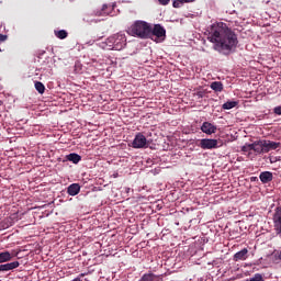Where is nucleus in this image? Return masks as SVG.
<instances>
[{
    "mask_svg": "<svg viewBox=\"0 0 281 281\" xmlns=\"http://www.w3.org/2000/svg\"><path fill=\"white\" fill-rule=\"evenodd\" d=\"M207 40L213 44V49L228 55L238 46V36L224 22H216L210 26Z\"/></svg>",
    "mask_w": 281,
    "mask_h": 281,
    "instance_id": "obj_1",
    "label": "nucleus"
},
{
    "mask_svg": "<svg viewBox=\"0 0 281 281\" xmlns=\"http://www.w3.org/2000/svg\"><path fill=\"white\" fill-rule=\"evenodd\" d=\"M150 24L143 20H136L127 29L128 36H134L140 40L149 38Z\"/></svg>",
    "mask_w": 281,
    "mask_h": 281,
    "instance_id": "obj_2",
    "label": "nucleus"
},
{
    "mask_svg": "<svg viewBox=\"0 0 281 281\" xmlns=\"http://www.w3.org/2000/svg\"><path fill=\"white\" fill-rule=\"evenodd\" d=\"M126 35L122 33L114 34L105 40V45L112 50L121 52L126 47Z\"/></svg>",
    "mask_w": 281,
    "mask_h": 281,
    "instance_id": "obj_3",
    "label": "nucleus"
},
{
    "mask_svg": "<svg viewBox=\"0 0 281 281\" xmlns=\"http://www.w3.org/2000/svg\"><path fill=\"white\" fill-rule=\"evenodd\" d=\"M166 29H164L160 24H156L154 27L150 26L148 40L155 41L157 43L162 42L166 41Z\"/></svg>",
    "mask_w": 281,
    "mask_h": 281,
    "instance_id": "obj_4",
    "label": "nucleus"
},
{
    "mask_svg": "<svg viewBox=\"0 0 281 281\" xmlns=\"http://www.w3.org/2000/svg\"><path fill=\"white\" fill-rule=\"evenodd\" d=\"M132 148L140 149L148 148V140L143 133L138 132L135 135L134 142H132Z\"/></svg>",
    "mask_w": 281,
    "mask_h": 281,
    "instance_id": "obj_5",
    "label": "nucleus"
},
{
    "mask_svg": "<svg viewBox=\"0 0 281 281\" xmlns=\"http://www.w3.org/2000/svg\"><path fill=\"white\" fill-rule=\"evenodd\" d=\"M272 225L277 236H281V206H277L272 215Z\"/></svg>",
    "mask_w": 281,
    "mask_h": 281,
    "instance_id": "obj_6",
    "label": "nucleus"
},
{
    "mask_svg": "<svg viewBox=\"0 0 281 281\" xmlns=\"http://www.w3.org/2000/svg\"><path fill=\"white\" fill-rule=\"evenodd\" d=\"M200 147L202 149H214L218 148V140L212 138H203L201 139Z\"/></svg>",
    "mask_w": 281,
    "mask_h": 281,
    "instance_id": "obj_7",
    "label": "nucleus"
},
{
    "mask_svg": "<svg viewBox=\"0 0 281 281\" xmlns=\"http://www.w3.org/2000/svg\"><path fill=\"white\" fill-rule=\"evenodd\" d=\"M115 8V4H104L101 9L95 10L97 16H108L111 15L113 10Z\"/></svg>",
    "mask_w": 281,
    "mask_h": 281,
    "instance_id": "obj_8",
    "label": "nucleus"
},
{
    "mask_svg": "<svg viewBox=\"0 0 281 281\" xmlns=\"http://www.w3.org/2000/svg\"><path fill=\"white\" fill-rule=\"evenodd\" d=\"M262 146L265 148V153H269L271 150H276L277 148H280V143L267 140V139H261Z\"/></svg>",
    "mask_w": 281,
    "mask_h": 281,
    "instance_id": "obj_9",
    "label": "nucleus"
},
{
    "mask_svg": "<svg viewBox=\"0 0 281 281\" xmlns=\"http://www.w3.org/2000/svg\"><path fill=\"white\" fill-rule=\"evenodd\" d=\"M251 149L256 153V155L266 154V149L263 147L262 139L256 140L255 143H251Z\"/></svg>",
    "mask_w": 281,
    "mask_h": 281,
    "instance_id": "obj_10",
    "label": "nucleus"
},
{
    "mask_svg": "<svg viewBox=\"0 0 281 281\" xmlns=\"http://www.w3.org/2000/svg\"><path fill=\"white\" fill-rule=\"evenodd\" d=\"M201 131L206 135H213L216 133V126L210 122H204L202 124Z\"/></svg>",
    "mask_w": 281,
    "mask_h": 281,
    "instance_id": "obj_11",
    "label": "nucleus"
},
{
    "mask_svg": "<svg viewBox=\"0 0 281 281\" xmlns=\"http://www.w3.org/2000/svg\"><path fill=\"white\" fill-rule=\"evenodd\" d=\"M20 267L19 261L8 262L4 265H0V272L13 271L14 269Z\"/></svg>",
    "mask_w": 281,
    "mask_h": 281,
    "instance_id": "obj_12",
    "label": "nucleus"
},
{
    "mask_svg": "<svg viewBox=\"0 0 281 281\" xmlns=\"http://www.w3.org/2000/svg\"><path fill=\"white\" fill-rule=\"evenodd\" d=\"M259 180H261V182L263 184L272 182L273 181V173H272V171H262L261 173H259Z\"/></svg>",
    "mask_w": 281,
    "mask_h": 281,
    "instance_id": "obj_13",
    "label": "nucleus"
},
{
    "mask_svg": "<svg viewBox=\"0 0 281 281\" xmlns=\"http://www.w3.org/2000/svg\"><path fill=\"white\" fill-rule=\"evenodd\" d=\"M247 254H248V249L244 248L243 250L237 251L233 256V260L235 261L247 260Z\"/></svg>",
    "mask_w": 281,
    "mask_h": 281,
    "instance_id": "obj_14",
    "label": "nucleus"
},
{
    "mask_svg": "<svg viewBox=\"0 0 281 281\" xmlns=\"http://www.w3.org/2000/svg\"><path fill=\"white\" fill-rule=\"evenodd\" d=\"M68 194L70 195V196H76V195H78L79 194V192H80V186H79V183H71L69 187H68Z\"/></svg>",
    "mask_w": 281,
    "mask_h": 281,
    "instance_id": "obj_15",
    "label": "nucleus"
},
{
    "mask_svg": "<svg viewBox=\"0 0 281 281\" xmlns=\"http://www.w3.org/2000/svg\"><path fill=\"white\" fill-rule=\"evenodd\" d=\"M13 259V256L9 251L0 252V265L7 263Z\"/></svg>",
    "mask_w": 281,
    "mask_h": 281,
    "instance_id": "obj_16",
    "label": "nucleus"
},
{
    "mask_svg": "<svg viewBox=\"0 0 281 281\" xmlns=\"http://www.w3.org/2000/svg\"><path fill=\"white\" fill-rule=\"evenodd\" d=\"M66 159L72 164H79L81 161V156L75 153L66 156Z\"/></svg>",
    "mask_w": 281,
    "mask_h": 281,
    "instance_id": "obj_17",
    "label": "nucleus"
},
{
    "mask_svg": "<svg viewBox=\"0 0 281 281\" xmlns=\"http://www.w3.org/2000/svg\"><path fill=\"white\" fill-rule=\"evenodd\" d=\"M140 281H160V277L154 273H145Z\"/></svg>",
    "mask_w": 281,
    "mask_h": 281,
    "instance_id": "obj_18",
    "label": "nucleus"
},
{
    "mask_svg": "<svg viewBox=\"0 0 281 281\" xmlns=\"http://www.w3.org/2000/svg\"><path fill=\"white\" fill-rule=\"evenodd\" d=\"M239 102L238 101H227L222 105L223 110H232L238 106Z\"/></svg>",
    "mask_w": 281,
    "mask_h": 281,
    "instance_id": "obj_19",
    "label": "nucleus"
},
{
    "mask_svg": "<svg viewBox=\"0 0 281 281\" xmlns=\"http://www.w3.org/2000/svg\"><path fill=\"white\" fill-rule=\"evenodd\" d=\"M55 36L58 38V40H66L68 37V32L65 31V30H60V31H55Z\"/></svg>",
    "mask_w": 281,
    "mask_h": 281,
    "instance_id": "obj_20",
    "label": "nucleus"
},
{
    "mask_svg": "<svg viewBox=\"0 0 281 281\" xmlns=\"http://www.w3.org/2000/svg\"><path fill=\"white\" fill-rule=\"evenodd\" d=\"M211 89H212L213 91L221 92V91H223V85H222L221 81H213V82L211 83Z\"/></svg>",
    "mask_w": 281,
    "mask_h": 281,
    "instance_id": "obj_21",
    "label": "nucleus"
},
{
    "mask_svg": "<svg viewBox=\"0 0 281 281\" xmlns=\"http://www.w3.org/2000/svg\"><path fill=\"white\" fill-rule=\"evenodd\" d=\"M195 0H175L172 2V8H181L183 5V3H190V2H194Z\"/></svg>",
    "mask_w": 281,
    "mask_h": 281,
    "instance_id": "obj_22",
    "label": "nucleus"
},
{
    "mask_svg": "<svg viewBox=\"0 0 281 281\" xmlns=\"http://www.w3.org/2000/svg\"><path fill=\"white\" fill-rule=\"evenodd\" d=\"M35 89L38 92V94L45 93L46 90L45 85H43L42 81H35Z\"/></svg>",
    "mask_w": 281,
    "mask_h": 281,
    "instance_id": "obj_23",
    "label": "nucleus"
},
{
    "mask_svg": "<svg viewBox=\"0 0 281 281\" xmlns=\"http://www.w3.org/2000/svg\"><path fill=\"white\" fill-rule=\"evenodd\" d=\"M246 281H265L261 273H255L251 278L246 279Z\"/></svg>",
    "mask_w": 281,
    "mask_h": 281,
    "instance_id": "obj_24",
    "label": "nucleus"
},
{
    "mask_svg": "<svg viewBox=\"0 0 281 281\" xmlns=\"http://www.w3.org/2000/svg\"><path fill=\"white\" fill-rule=\"evenodd\" d=\"M241 151H243V153H250V151H252V146H251V144H246V145H244V146L241 147Z\"/></svg>",
    "mask_w": 281,
    "mask_h": 281,
    "instance_id": "obj_25",
    "label": "nucleus"
},
{
    "mask_svg": "<svg viewBox=\"0 0 281 281\" xmlns=\"http://www.w3.org/2000/svg\"><path fill=\"white\" fill-rule=\"evenodd\" d=\"M9 227H10V225H9L7 222L0 223V229H1V231L8 229Z\"/></svg>",
    "mask_w": 281,
    "mask_h": 281,
    "instance_id": "obj_26",
    "label": "nucleus"
},
{
    "mask_svg": "<svg viewBox=\"0 0 281 281\" xmlns=\"http://www.w3.org/2000/svg\"><path fill=\"white\" fill-rule=\"evenodd\" d=\"M274 113H276L277 115H281V105H279V106H277V108L274 109Z\"/></svg>",
    "mask_w": 281,
    "mask_h": 281,
    "instance_id": "obj_27",
    "label": "nucleus"
},
{
    "mask_svg": "<svg viewBox=\"0 0 281 281\" xmlns=\"http://www.w3.org/2000/svg\"><path fill=\"white\" fill-rule=\"evenodd\" d=\"M170 0H158V2H160L161 5H168Z\"/></svg>",
    "mask_w": 281,
    "mask_h": 281,
    "instance_id": "obj_28",
    "label": "nucleus"
},
{
    "mask_svg": "<svg viewBox=\"0 0 281 281\" xmlns=\"http://www.w3.org/2000/svg\"><path fill=\"white\" fill-rule=\"evenodd\" d=\"M7 40H8V36H7V35L0 34V41H1V42L7 41Z\"/></svg>",
    "mask_w": 281,
    "mask_h": 281,
    "instance_id": "obj_29",
    "label": "nucleus"
},
{
    "mask_svg": "<svg viewBox=\"0 0 281 281\" xmlns=\"http://www.w3.org/2000/svg\"><path fill=\"white\" fill-rule=\"evenodd\" d=\"M71 281H81V279L80 278H75Z\"/></svg>",
    "mask_w": 281,
    "mask_h": 281,
    "instance_id": "obj_30",
    "label": "nucleus"
},
{
    "mask_svg": "<svg viewBox=\"0 0 281 281\" xmlns=\"http://www.w3.org/2000/svg\"><path fill=\"white\" fill-rule=\"evenodd\" d=\"M278 259L281 260V251H279Z\"/></svg>",
    "mask_w": 281,
    "mask_h": 281,
    "instance_id": "obj_31",
    "label": "nucleus"
},
{
    "mask_svg": "<svg viewBox=\"0 0 281 281\" xmlns=\"http://www.w3.org/2000/svg\"><path fill=\"white\" fill-rule=\"evenodd\" d=\"M257 178H251V181H256Z\"/></svg>",
    "mask_w": 281,
    "mask_h": 281,
    "instance_id": "obj_32",
    "label": "nucleus"
},
{
    "mask_svg": "<svg viewBox=\"0 0 281 281\" xmlns=\"http://www.w3.org/2000/svg\"><path fill=\"white\" fill-rule=\"evenodd\" d=\"M79 277H85V273L79 274Z\"/></svg>",
    "mask_w": 281,
    "mask_h": 281,
    "instance_id": "obj_33",
    "label": "nucleus"
},
{
    "mask_svg": "<svg viewBox=\"0 0 281 281\" xmlns=\"http://www.w3.org/2000/svg\"><path fill=\"white\" fill-rule=\"evenodd\" d=\"M2 105V101L0 100V106Z\"/></svg>",
    "mask_w": 281,
    "mask_h": 281,
    "instance_id": "obj_34",
    "label": "nucleus"
}]
</instances>
